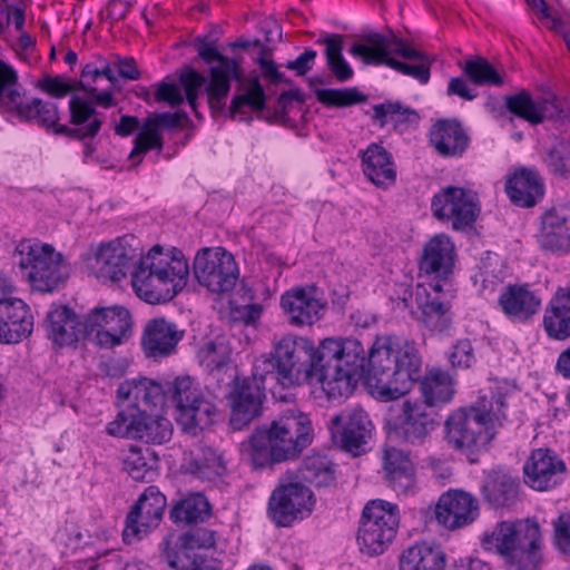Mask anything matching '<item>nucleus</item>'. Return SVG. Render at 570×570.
<instances>
[{
	"label": "nucleus",
	"mask_w": 570,
	"mask_h": 570,
	"mask_svg": "<svg viewBox=\"0 0 570 570\" xmlns=\"http://www.w3.org/2000/svg\"><path fill=\"white\" fill-rule=\"evenodd\" d=\"M507 394L501 387L480 395L468 407L452 412L444 422L448 445L466 456L485 450L495 436V430L507 420Z\"/></svg>",
	"instance_id": "obj_3"
},
{
	"label": "nucleus",
	"mask_w": 570,
	"mask_h": 570,
	"mask_svg": "<svg viewBox=\"0 0 570 570\" xmlns=\"http://www.w3.org/2000/svg\"><path fill=\"white\" fill-rule=\"evenodd\" d=\"M400 525V509L385 500L368 501L363 508L357 543L368 556L383 553L395 539Z\"/></svg>",
	"instance_id": "obj_9"
},
{
	"label": "nucleus",
	"mask_w": 570,
	"mask_h": 570,
	"mask_svg": "<svg viewBox=\"0 0 570 570\" xmlns=\"http://www.w3.org/2000/svg\"><path fill=\"white\" fill-rule=\"evenodd\" d=\"M42 92L53 98H63L78 90L76 80L63 76L43 75L36 83Z\"/></svg>",
	"instance_id": "obj_58"
},
{
	"label": "nucleus",
	"mask_w": 570,
	"mask_h": 570,
	"mask_svg": "<svg viewBox=\"0 0 570 570\" xmlns=\"http://www.w3.org/2000/svg\"><path fill=\"white\" fill-rule=\"evenodd\" d=\"M387 476L389 485L399 494V495H410L415 492L416 483H415V473L414 466L406 469L402 472H394Z\"/></svg>",
	"instance_id": "obj_61"
},
{
	"label": "nucleus",
	"mask_w": 570,
	"mask_h": 570,
	"mask_svg": "<svg viewBox=\"0 0 570 570\" xmlns=\"http://www.w3.org/2000/svg\"><path fill=\"white\" fill-rule=\"evenodd\" d=\"M267 513L277 527H289L296 519H299L278 489L274 490L269 498Z\"/></svg>",
	"instance_id": "obj_57"
},
{
	"label": "nucleus",
	"mask_w": 570,
	"mask_h": 570,
	"mask_svg": "<svg viewBox=\"0 0 570 570\" xmlns=\"http://www.w3.org/2000/svg\"><path fill=\"white\" fill-rule=\"evenodd\" d=\"M48 337L58 346H70L89 338L88 315L80 322L77 314L65 305H52L47 315Z\"/></svg>",
	"instance_id": "obj_25"
},
{
	"label": "nucleus",
	"mask_w": 570,
	"mask_h": 570,
	"mask_svg": "<svg viewBox=\"0 0 570 570\" xmlns=\"http://www.w3.org/2000/svg\"><path fill=\"white\" fill-rule=\"evenodd\" d=\"M33 331V315L27 303L18 297L0 302V343L18 344Z\"/></svg>",
	"instance_id": "obj_24"
},
{
	"label": "nucleus",
	"mask_w": 570,
	"mask_h": 570,
	"mask_svg": "<svg viewBox=\"0 0 570 570\" xmlns=\"http://www.w3.org/2000/svg\"><path fill=\"white\" fill-rule=\"evenodd\" d=\"M134 256L135 250L125 239L117 238L98 246L91 266L97 278L104 282H119L126 277L129 263Z\"/></svg>",
	"instance_id": "obj_23"
},
{
	"label": "nucleus",
	"mask_w": 570,
	"mask_h": 570,
	"mask_svg": "<svg viewBox=\"0 0 570 570\" xmlns=\"http://www.w3.org/2000/svg\"><path fill=\"white\" fill-rule=\"evenodd\" d=\"M298 473L302 481L316 488L328 487L335 480L333 463L318 454L305 458Z\"/></svg>",
	"instance_id": "obj_46"
},
{
	"label": "nucleus",
	"mask_w": 570,
	"mask_h": 570,
	"mask_svg": "<svg viewBox=\"0 0 570 570\" xmlns=\"http://www.w3.org/2000/svg\"><path fill=\"white\" fill-rule=\"evenodd\" d=\"M525 483L534 490L547 491L561 483L566 464L548 449H537L523 468Z\"/></svg>",
	"instance_id": "obj_22"
},
{
	"label": "nucleus",
	"mask_w": 570,
	"mask_h": 570,
	"mask_svg": "<svg viewBox=\"0 0 570 570\" xmlns=\"http://www.w3.org/2000/svg\"><path fill=\"white\" fill-rule=\"evenodd\" d=\"M438 414L420 401H405L395 422V432L403 442L421 445L438 426Z\"/></svg>",
	"instance_id": "obj_20"
},
{
	"label": "nucleus",
	"mask_w": 570,
	"mask_h": 570,
	"mask_svg": "<svg viewBox=\"0 0 570 570\" xmlns=\"http://www.w3.org/2000/svg\"><path fill=\"white\" fill-rule=\"evenodd\" d=\"M453 367L468 368L475 362L472 344L469 340L458 341L449 355Z\"/></svg>",
	"instance_id": "obj_64"
},
{
	"label": "nucleus",
	"mask_w": 570,
	"mask_h": 570,
	"mask_svg": "<svg viewBox=\"0 0 570 570\" xmlns=\"http://www.w3.org/2000/svg\"><path fill=\"white\" fill-rule=\"evenodd\" d=\"M546 191L543 178L535 169H517L505 181V193L518 207L531 208L542 200Z\"/></svg>",
	"instance_id": "obj_27"
},
{
	"label": "nucleus",
	"mask_w": 570,
	"mask_h": 570,
	"mask_svg": "<svg viewBox=\"0 0 570 570\" xmlns=\"http://www.w3.org/2000/svg\"><path fill=\"white\" fill-rule=\"evenodd\" d=\"M500 267V259L495 254L487 253V256L481 259L479 271L472 276V279L474 285L479 286V292L482 295L492 294L502 283Z\"/></svg>",
	"instance_id": "obj_48"
},
{
	"label": "nucleus",
	"mask_w": 570,
	"mask_h": 570,
	"mask_svg": "<svg viewBox=\"0 0 570 570\" xmlns=\"http://www.w3.org/2000/svg\"><path fill=\"white\" fill-rule=\"evenodd\" d=\"M134 148L129 154V159L135 164H139L142 160V156L151 149L161 150L164 146V139L160 132H157L149 124L144 121L141 125L140 134L135 138Z\"/></svg>",
	"instance_id": "obj_55"
},
{
	"label": "nucleus",
	"mask_w": 570,
	"mask_h": 570,
	"mask_svg": "<svg viewBox=\"0 0 570 570\" xmlns=\"http://www.w3.org/2000/svg\"><path fill=\"white\" fill-rule=\"evenodd\" d=\"M70 124L59 126L56 135L65 136L75 140L94 138L104 124L102 114L98 112L92 102L79 96H72L69 100Z\"/></svg>",
	"instance_id": "obj_26"
},
{
	"label": "nucleus",
	"mask_w": 570,
	"mask_h": 570,
	"mask_svg": "<svg viewBox=\"0 0 570 570\" xmlns=\"http://www.w3.org/2000/svg\"><path fill=\"white\" fill-rule=\"evenodd\" d=\"M254 364L259 375L282 386L320 384L330 399L347 397L364 374L365 350L353 337H328L316 348L306 337L285 335L269 357Z\"/></svg>",
	"instance_id": "obj_1"
},
{
	"label": "nucleus",
	"mask_w": 570,
	"mask_h": 570,
	"mask_svg": "<svg viewBox=\"0 0 570 570\" xmlns=\"http://www.w3.org/2000/svg\"><path fill=\"white\" fill-rule=\"evenodd\" d=\"M200 364L208 371L220 370L230 358V347L224 338H216L205 343L198 351Z\"/></svg>",
	"instance_id": "obj_52"
},
{
	"label": "nucleus",
	"mask_w": 570,
	"mask_h": 570,
	"mask_svg": "<svg viewBox=\"0 0 570 570\" xmlns=\"http://www.w3.org/2000/svg\"><path fill=\"white\" fill-rule=\"evenodd\" d=\"M312 430L307 414L289 409L240 443L242 458L255 468L292 460L311 443Z\"/></svg>",
	"instance_id": "obj_4"
},
{
	"label": "nucleus",
	"mask_w": 570,
	"mask_h": 570,
	"mask_svg": "<svg viewBox=\"0 0 570 570\" xmlns=\"http://www.w3.org/2000/svg\"><path fill=\"white\" fill-rule=\"evenodd\" d=\"M166 505V497L156 487H148L127 514L122 531L124 541L131 544L156 529Z\"/></svg>",
	"instance_id": "obj_17"
},
{
	"label": "nucleus",
	"mask_w": 570,
	"mask_h": 570,
	"mask_svg": "<svg viewBox=\"0 0 570 570\" xmlns=\"http://www.w3.org/2000/svg\"><path fill=\"white\" fill-rule=\"evenodd\" d=\"M147 124H149L157 132H160L161 129H175L181 128L187 122H189V117L186 111L179 110L176 112H160L156 114L153 117H148L145 119Z\"/></svg>",
	"instance_id": "obj_60"
},
{
	"label": "nucleus",
	"mask_w": 570,
	"mask_h": 570,
	"mask_svg": "<svg viewBox=\"0 0 570 570\" xmlns=\"http://www.w3.org/2000/svg\"><path fill=\"white\" fill-rule=\"evenodd\" d=\"M184 332L164 318L150 321L144 332L142 346L148 356H167L183 338Z\"/></svg>",
	"instance_id": "obj_33"
},
{
	"label": "nucleus",
	"mask_w": 570,
	"mask_h": 570,
	"mask_svg": "<svg viewBox=\"0 0 570 570\" xmlns=\"http://www.w3.org/2000/svg\"><path fill=\"white\" fill-rule=\"evenodd\" d=\"M549 171L562 179L570 177V141L561 139L548 149L543 159Z\"/></svg>",
	"instance_id": "obj_53"
},
{
	"label": "nucleus",
	"mask_w": 570,
	"mask_h": 570,
	"mask_svg": "<svg viewBox=\"0 0 570 570\" xmlns=\"http://www.w3.org/2000/svg\"><path fill=\"white\" fill-rule=\"evenodd\" d=\"M17 79L16 71L0 60V104L21 121L36 124L56 135V129L61 126L58 106L37 97L24 98L13 88Z\"/></svg>",
	"instance_id": "obj_10"
},
{
	"label": "nucleus",
	"mask_w": 570,
	"mask_h": 570,
	"mask_svg": "<svg viewBox=\"0 0 570 570\" xmlns=\"http://www.w3.org/2000/svg\"><path fill=\"white\" fill-rule=\"evenodd\" d=\"M479 515V503L474 497L463 491L443 493L435 507V519L448 530L470 525Z\"/></svg>",
	"instance_id": "obj_21"
},
{
	"label": "nucleus",
	"mask_w": 570,
	"mask_h": 570,
	"mask_svg": "<svg viewBox=\"0 0 570 570\" xmlns=\"http://www.w3.org/2000/svg\"><path fill=\"white\" fill-rule=\"evenodd\" d=\"M317 101L327 107H348L366 101V96L356 88L316 89Z\"/></svg>",
	"instance_id": "obj_54"
},
{
	"label": "nucleus",
	"mask_w": 570,
	"mask_h": 570,
	"mask_svg": "<svg viewBox=\"0 0 570 570\" xmlns=\"http://www.w3.org/2000/svg\"><path fill=\"white\" fill-rule=\"evenodd\" d=\"M140 409L135 405H128L121 410L114 421L107 424V433L117 438H131L136 439L135 431L137 430V422Z\"/></svg>",
	"instance_id": "obj_56"
},
{
	"label": "nucleus",
	"mask_w": 570,
	"mask_h": 570,
	"mask_svg": "<svg viewBox=\"0 0 570 570\" xmlns=\"http://www.w3.org/2000/svg\"><path fill=\"white\" fill-rule=\"evenodd\" d=\"M452 376L443 370H429L420 381V392L423 397L421 403L430 409L449 403L454 395Z\"/></svg>",
	"instance_id": "obj_39"
},
{
	"label": "nucleus",
	"mask_w": 570,
	"mask_h": 570,
	"mask_svg": "<svg viewBox=\"0 0 570 570\" xmlns=\"http://www.w3.org/2000/svg\"><path fill=\"white\" fill-rule=\"evenodd\" d=\"M215 546V532L208 529L198 528L179 537L176 547L170 546L168 539L161 542L163 559L174 569L186 568L184 559L190 560L189 570H194L198 560H209L206 556L198 553V550H209ZM218 566L219 563L215 560Z\"/></svg>",
	"instance_id": "obj_19"
},
{
	"label": "nucleus",
	"mask_w": 570,
	"mask_h": 570,
	"mask_svg": "<svg viewBox=\"0 0 570 570\" xmlns=\"http://www.w3.org/2000/svg\"><path fill=\"white\" fill-rule=\"evenodd\" d=\"M446 554L439 546L415 543L403 551L400 570H444Z\"/></svg>",
	"instance_id": "obj_37"
},
{
	"label": "nucleus",
	"mask_w": 570,
	"mask_h": 570,
	"mask_svg": "<svg viewBox=\"0 0 570 570\" xmlns=\"http://www.w3.org/2000/svg\"><path fill=\"white\" fill-rule=\"evenodd\" d=\"M422 356L415 342L377 336L368 351L364 382L381 401L405 395L421 376Z\"/></svg>",
	"instance_id": "obj_2"
},
{
	"label": "nucleus",
	"mask_w": 570,
	"mask_h": 570,
	"mask_svg": "<svg viewBox=\"0 0 570 570\" xmlns=\"http://www.w3.org/2000/svg\"><path fill=\"white\" fill-rule=\"evenodd\" d=\"M383 464L386 475L399 471L402 472L403 468L406 470L414 466L409 454L396 448H387L385 450Z\"/></svg>",
	"instance_id": "obj_63"
},
{
	"label": "nucleus",
	"mask_w": 570,
	"mask_h": 570,
	"mask_svg": "<svg viewBox=\"0 0 570 570\" xmlns=\"http://www.w3.org/2000/svg\"><path fill=\"white\" fill-rule=\"evenodd\" d=\"M461 67L464 76L476 86L501 87L504 82L503 77L484 58L466 60Z\"/></svg>",
	"instance_id": "obj_50"
},
{
	"label": "nucleus",
	"mask_w": 570,
	"mask_h": 570,
	"mask_svg": "<svg viewBox=\"0 0 570 570\" xmlns=\"http://www.w3.org/2000/svg\"><path fill=\"white\" fill-rule=\"evenodd\" d=\"M539 242L552 253L570 252V216H541Z\"/></svg>",
	"instance_id": "obj_40"
},
{
	"label": "nucleus",
	"mask_w": 570,
	"mask_h": 570,
	"mask_svg": "<svg viewBox=\"0 0 570 570\" xmlns=\"http://www.w3.org/2000/svg\"><path fill=\"white\" fill-rule=\"evenodd\" d=\"M455 248L451 239L443 235H435L423 247L419 261V269L435 278H446L454 265Z\"/></svg>",
	"instance_id": "obj_28"
},
{
	"label": "nucleus",
	"mask_w": 570,
	"mask_h": 570,
	"mask_svg": "<svg viewBox=\"0 0 570 570\" xmlns=\"http://www.w3.org/2000/svg\"><path fill=\"white\" fill-rule=\"evenodd\" d=\"M188 263L184 257L164 253L155 245L141 256L131 274L137 296L149 304L171 301L187 284Z\"/></svg>",
	"instance_id": "obj_5"
},
{
	"label": "nucleus",
	"mask_w": 570,
	"mask_h": 570,
	"mask_svg": "<svg viewBox=\"0 0 570 570\" xmlns=\"http://www.w3.org/2000/svg\"><path fill=\"white\" fill-rule=\"evenodd\" d=\"M415 298L421 309V322L431 331L442 333L451 325L449 305L440 297H431L428 287L419 285Z\"/></svg>",
	"instance_id": "obj_38"
},
{
	"label": "nucleus",
	"mask_w": 570,
	"mask_h": 570,
	"mask_svg": "<svg viewBox=\"0 0 570 570\" xmlns=\"http://www.w3.org/2000/svg\"><path fill=\"white\" fill-rule=\"evenodd\" d=\"M158 455L146 448L130 446L124 458V466L128 474L137 481L150 482L157 475Z\"/></svg>",
	"instance_id": "obj_43"
},
{
	"label": "nucleus",
	"mask_w": 570,
	"mask_h": 570,
	"mask_svg": "<svg viewBox=\"0 0 570 570\" xmlns=\"http://www.w3.org/2000/svg\"><path fill=\"white\" fill-rule=\"evenodd\" d=\"M365 177L380 188H389L396 180V166L390 151L380 144H371L360 151Z\"/></svg>",
	"instance_id": "obj_30"
},
{
	"label": "nucleus",
	"mask_w": 570,
	"mask_h": 570,
	"mask_svg": "<svg viewBox=\"0 0 570 570\" xmlns=\"http://www.w3.org/2000/svg\"><path fill=\"white\" fill-rule=\"evenodd\" d=\"M520 484L518 479L500 470L484 473L481 494L492 508H508L519 499Z\"/></svg>",
	"instance_id": "obj_31"
},
{
	"label": "nucleus",
	"mask_w": 570,
	"mask_h": 570,
	"mask_svg": "<svg viewBox=\"0 0 570 570\" xmlns=\"http://www.w3.org/2000/svg\"><path fill=\"white\" fill-rule=\"evenodd\" d=\"M433 214H479L480 199L475 191L448 186L432 199Z\"/></svg>",
	"instance_id": "obj_35"
},
{
	"label": "nucleus",
	"mask_w": 570,
	"mask_h": 570,
	"mask_svg": "<svg viewBox=\"0 0 570 570\" xmlns=\"http://www.w3.org/2000/svg\"><path fill=\"white\" fill-rule=\"evenodd\" d=\"M267 383L272 382L267 376L259 375L255 366L249 377L235 379L228 394L232 407L230 424L234 429L240 430L261 414Z\"/></svg>",
	"instance_id": "obj_15"
},
{
	"label": "nucleus",
	"mask_w": 570,
	"mask_h": 570,
	"mask_svg": "<svg viewBox=\"0 0 570 570\" xmlns=\"http://www.w3.org/2000/svg\"><path fill=\"white\" fill-rule=\"evenodd\" d=\"M469 141L468 134L461 122L455 119H442L431 127L430 142L441 156H462Z\"/></svg>",
	"instance_id": "obj_32"
},
{
	"label": "nucleus",
	"mask_w": 570,
	"mask_h": 570,
	"mask_svg": "<svg viewBox=\"0 0 570 570\" xmlns=\"http://www.w3.org/2000/svg\"><path fill=\"white\" fill-rule=\"evenodd\" d=\"M117 394L121 400L132 401L131 405L138 409L140 405L145 406V411L163 401L161 386L148 379L126 381L119 385Z\"/></svg>",
	"instance_id": "obj_42"
},
{
	"label": "nucleus",
	"mask_w": 570,
	"mask_h": 570,
	"mask_svg": "<svg viewBox=\"0 0 570 570\" xmlns=\"http://www.w3.org/2000/svg\"><path fill=\"white\" fill-rule=\"evenodd\" d=\"M243 90L233 97L228 114L232 119L239 116L240 121H250L252 117L248 111H263L265 108V91L257 77L249 80L247 87L243 85L239 88Z\"/></svg>",
	"instance_id": "obj_41"
},
{
	"label": "nucleus",
	"mask_w": 570,
	"mask_h": 570,
	"mask_svg": "<svg viewBox=\"0 0 570 570\" xmlns=\"http://www.w3.org/2000/svg\"><path fill=\"white\" fill-rule=\"evenodd\" d=\"M198 56L206 62H218L209 69L210 80L206 86L209 108L213 112H222L227 102L233 79L240 81L243 72L236 59L222 55L209 41L202 40L197 45Z\"/></svg>",
	"instance_id": "obj_13"
},
{
	"label": "nucleus",
	"mask_w": 570,
	"mask_h": 570,
	"mask_svg": "<svg viewBox=\"0 0 570 570\" xmlns=\"http://www.w3.org/2000/svg\"><path fill=\"white\" fill-rule=\"evenodd\" d=\"M372 118L384 127L389 121L400 126L403 124H414L419 116L415 110L404 107L400 101L386 100L373 106Z\"/></svg>",
	"instance_id": "obj_49"
},
{
	"label": "nucleus",
	"mask_w": 570,
	"mask_h": 570,
	"mask_svg": "<svg viewBox=\"0 0 570 570\" xmlns=\"http://www.w3.org/2000/svg\"><path fill=\"white\" fill-rule=\"evenodd\" d=\"M135 433L136 439L146 443L163 444L171 439L173 425L167 417L150 416L140 410Z\"/></svg>",
	"instance_id": "obj_45"
},
{
	"label": "nucleus",
	"mask_w": 570,
	"mask_h": 570,
	"mask_svg": "<svg viewBox=\"0 0 570 570\" xmlns=\"http://www.w3.org/2000/svg\"><path fill=\"white\" fill-rule=\"evenodd\" d=\"M194 274L199 285L216 294L230 292L239 278L234 256L223 247L202 248L194 258Z\"/></svg>",
	"instance_id": "obj_12"
},
{
	"label": "nucleus",
	"mask_w": 570,
	"mask_h": 570,
	"mask_svg": "<svg viewBox=\"0 0 570 570\" xmlns=\"http://www.w3.org/2000/svg\"><path fill=\"white\" fill-rule=\"evenodd\" d=\"M552 524L556 548L563 554H570V513L560 514Z\"/></svg>",
	"instance_id": "obj_62"
},
{
	"label": "nucleus",
	"mask_w": 570,
	"mask_h": 570,
	"mask_svg": "<svg viewBox=\"0 0 570 570\" xmlns=\"http://www.w3.org/2000/svg\"><path fill=\"white\" fill-rule=\"evenodd\" d=\"M90 340L100 348L121 345L131 334L132 320L122 306L94 308L88 314Z\"/></svg>",
	"instance_id": "obj_16"
},
{
	"label": "nucleus",
	"mask_w": 570,
	"mask_h": 570,
	"mask_svg": "<svg viewBox=\"0 0 570 570\" xmlns=\"http://www.w3.org/2000/svg\"><path fill=\"white\" fill-rule=\"evenodd\" d=\"M327 426L333 442L353 455L366 451L374 431L372 421L361 407L342 410L330 419Z\"/></svg>",
	"instance_id": "obj_14"
},
{
	"label": "nucleus",
	"mask_w": 570,
	"mask_h": 570,
	"mask_svg": "<svg viewBox=\"0 0 570 570\" xmlns=\"http://www.w3.org/2000/svg\"><path fill=\"white\" fill-rule=\"evenodd\" d=\"M17 265L32 289L52 292L65 284L70 274L69 264L53 246L38 239L20 240L13 253Z\"/></svg>",
	"instance_id": "obj_8"
},
{
	"label": "nucleus",
	"mask_w": 570,
	"mask_h": 570,
	"mask_svg": "<svg viewBox=\"0 0 570 570\" xmlns=\"http://www.w3.org/2000/svg\"><path fill=\"white\" fill-rule=\"evenodd\" d=\"M212 507L205 495L193 493L180 500L170 511V519L176 523L204 522L210 517Z\"/></svg>",
	"instance_id": "obj_44"
},
{
	"label": "nucleus",
	"mask_w": 570,
	"mask_h": 570,
	"mask_svg": "<svg viewBox=\"0 0 570 570\" xmlns=\"http://www.w3.org/2000/svg\"><path fill=\"white\" fill-rule=\"evenodd\" d=\"M177 407V423L185 432L196 434L214 422L216 405L204 395L191 377H177L169 387Z\"/></svg>",
	"instance_id": "obj_11"
},
{
	"label": "nucleus",
	"mask_w": 570,
	"mask_h": 570,
	"mask_svg": "<svg viewBox=\"0 0 570 570\" xmlns=\"http://www.w3.org/2000/svg\"><path fill=\"white\" fill-rule=\"evenodd\" d=\"M481 546L504 557L518 570H537L542 561V535L535 521H501L485 531Z\"/></svg>",
	"instance_id": "obj_6"
},
{
	"label": "nucleus",
	"mask_w": 570,
	"mask_h": 570,
	"mask_svg": "<svg viewBox=\"0 0 570 570\" xmlns=\"http://www.w3.org/2000/svg\"><path fill=\"white\" fill-rule=\"evenodd\" d=\"M179 81L185 90L186 99L190 108L194 110L196 117H199L197 111V98L200 89L206 83V78L197 70L187 68L180 73Z\"/></svg>",
	"instance_id": "obj_59"
},
{
	"label": "nucleus",
	"mask_w": 570,
	"mask_h": 570,
	"mask_svg": "<svg viewBox=\"0 0 570 570\" xmlns=\"http://www.w3.org/2000/svg\"><path fill=\"white\" fill-rule=\"evenodd\" d=\"M543 327L550 338L564 341L570 337V289L558 287L543 315Z\"/></svg>",
	"instance_id": "obj_34"
},
{
	"label": "nucleus",
	"mask_w": 570,
	"mask_h": 570,
	"mask_svg": "<svg viewBox=\"0 0 570 570\" xmlns=\"http://www.w3.org/2000/svg\"><path fill=\"white\" fill-rule=\"evenodd\" d=\"M350 53L366 65H386L421 83H426L430 79L433 58L393 35L368 33L350 48Z\"/></svg>",
	"instance_id": "obj_7"
},
{
	"label": "nucleus",
	"mask_w": 570,
	"mask_h": 570,
	"mask_svg": "<svg viewBox=\"0 0 570 570\" xmlns=\"http://www.w3.org/2000/svg\"><path fill=\"white\" fill-rule=\"evenodd\" d=\"M499 304L509 317L527 321L538 312L541 299L525 285H510L500 295Z\"/></svg>",
	"instance_id": "obj_36"
},
{
	"label": "nucleus",
	"mask_w": 570,
	"mask_h": 570,
	"mask_svg": "<svg viewBox=\"0 0 570 570\" xmlns=\"http://www.w3.org/2000/svg\"><path fill=\"white\" fill-rule=\"evenodd\" d=\"M325 43V57L330 71L338 82L352 79L354 71L342 55L343 41L341 35H330L322 40Z\"/></svg>",
	"instance_id": "obj_47"
},
{
	"label": "nucleus",
	"mask_w": 570,
	"mask_h": 570,
	"mask_svg": "<svg viewBox=\"0 0 570 570\" xmlns=\"http://www.w3.org/2000/svg\"><path fill=\"white\" fill-rule=\"evenodd\" d=\"M277 489L282 495H285L286 502L298 514L299 519L311 513L314 505L313 494L302 482L282 483Z\"/></svg>",
	"instance_id": "obj_51"
},
{
	"label": "nucleus",
	"mask_w": 570,
	"mask_h": 570,
	"mask_svg": "<svg viewBox=\"0 0 570 570\" xmlns=\"http://www.w3.org/2000/svg\"><path fill=\"white\" fill-rule=\"evenodd\" d=\"M505 109L514 117L532 126L563 116L564 108L556 94L549 91L537 98L527 89H520L504 98Z\"/></svg>",
	"instance_id": "obj_18"
},
{
	"label": "nucleus",
	"mask_w": 570,
	"mask_h": 570,
	"mask_svg": "<svg viewBox=\"0 0 570 570\" xmlns=\"http://www.w3.org/2000/svg\"><path fill=\"white\" fill-rule=\"evenodd\" d=\"M282 308L289 324L294 326L312 325L321 318L324 308L322 302L314 296L313 291L294 288L282 295Z\"/></svg>",
	"instance_id": "obj_29"
}]
</instances>
